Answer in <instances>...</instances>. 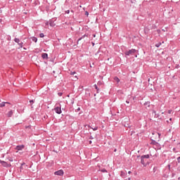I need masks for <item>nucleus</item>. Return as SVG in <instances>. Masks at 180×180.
Returning a JSON list of instances; mask_svg holds the SVG:
<instances>
[{"instance_id": "1", "label": "nucleus", "mask_w": 180, "mask_h": 180, "mask_svg": "<svg viewBox=\"0 0 180 180\" xmlns=\"http://www.w3.org/2000/svg\"><path fill=\"white\" fill-rule=\"evenodd\" d=\"M14 41L20 46V49H22L23 47V42L20 41V39L18 38H15Z\"/></svg>"}, {"instance_id": "7", "label": "nucleus", "mask_w": 180, "mask_h": 180, "mask_svg": "<svg viewBox=\"0 0 180 180\" xmlns=\"http://www.w3.org/2000/svg\"><path fill=\"white\" fill-rule=\"evenodd\" d=\"M23 148H25V146H23V145L18 146L15 148V149H17L18 151H21V150H23Z\"/></svg>"}, {"instance_id": "33", "label": "nucleus", "mask_w": 180, "mask_h": 180, "mask_svg": "<svg viewBox=\"0 0 180 180\" xmlns=\"http://www.w3.org/2000/svg\"><path fill=\"white\" fill-rule=\"evenodd\" d=\"M169 120H170V121L172 120V118H170Z\"/></svg>"}, {"instance_id": "3", "label": "nucleus", "mask_w": 180, "mask_h": 180, "mask_svg": "<svg viewBox=\"0 0 180 180\" xmlns=\"http://www.w3.org/2000/svg\"><path fill=\"white\" fill-rule=\"evenodd\" d=\"M0 164H1V165H3V167H11V163H8V162H6L5 161L0 160Z\"/></svg>"}, {"instance_id": "38", "label": "nucleus", "mask_w": 180, "mask_h": 180, "mask_svg": "<svg viewBox=\"0 0 180 180\" xmlns=\"http://www.w3.org/2000/svg\"><path fill=\"white\" fill-rule=\"evenodd\" d=\"M162 115H164V112H162Z\"/></svg>"}, {"instance_id": "6", "label": "nucleus", "mask_w": 180, "mask_h": 180, "mask_svg": "<svg viewBox=\"0 0 180 180\" xmlns=\"http://www.w3.org/2000/svg\"><path fill=\"white\" fill-rule=\"evenodd\" d=\"M55 112L56 113H58V115H60V113H61V108H60V107L55 108Z\"/></svg>"}, {"instance_id": "5", "label": "nucleus", "mask_w": 180, "mask_h": 180, "mask_svg": "<svg viewBox=\"0 0 180 180\" xmlns=\"http://www.w3.org/2000/svg\"><path fill=\"white\" fill-rule=\"evenodd\" d=\"M6 105H11V103L8 102H2L0 103V108H5Z\"/></svg>"}, {"instance_id": "11", "label": "nucleus", "mask_w": 180, "mask_h": 180, "mask_svg": "<svg viewBox=\"0 0 180 180\" xmlns=\"http://www.w3.org/2000/svg\"><path fill=\"white\" fill-rule=\"evenodd\" d=\"M50 26H51L52 27H54V26H56V22H54L53 21H51L49 22Z\"/></svg>"}, {"instance_id": "31", "label": "nucleus", "mask_w": 180, "mask_h": 180, "mask_svg": "<svg viewBox=\"0 0 180 180\" xmlns=\"http://www.w3.org/2000/svg\"><path fill=\"white\" fill-rule=\"evenodd\" d=\"M126 103H130V102H129V101H126Z\"/></svg>"}, {"instance_id": "23", "label": "nucleus", "mask_w": 180, "mask_h": 180, "mask_svg": "<svg viewBox=\"0 0 180 180\" xmlns=\"http://www.w3.org/2000/svg\"><path fill=\"white\" fill-rule=\"evenodd\" d=\"M8 160L9 161H11V162L13 161V159L12 158H10Z\"/></svg>"}, {"instance_id": "13", "label": "nucleus", "mask_w": 180, "mask_h": 180, "mask_svg": "<svg viewBox=\"0 0 180 180\" xmlns=\"http://www.w3.org/2000/svg\"><path fill=\"white\" fill-rule=\"evenodd\" d=\"M141 162L143 165H146V162L144 161V158H141Z\"/></svg>"}, {"instance_id": "30", "label": "nucleus", "mask_w": 180, "mask_h": 180, "mask_svg": "<svg viewBox=\"0 0 180 180\" xmlns=\"http://www.w3.org/2000/svg\"><path fill=\"white\" fill-rule=\"evenodd\" d=\"M93 37H96V35H95V34H93Z\"/></svg>"}, {"instance_id": "8", "label": "nucleus", "mask_w": 180, "mask_h": 180, "mask_svg": "<svg viewBox=\"0 0 180 180\" xmlns=\"http://www.w3.org/2000/svg\"><path fill=\"white\" fill-rule=\"evenodd\" d=\"M13 115V111L10 110L6 115L8 116V117H12V115Z\"/></svg>"}, {"instance_id": "2", "label": "nucleus", "mask_w": 180, "mask_h": 180, "mask_svg": "<svg viewBox=\"0 0 180 180\" xmlns=\"http://www.w3.org/2000/svg\"><path fill=\"white\" fill-rule=\"evenodd\" d=\"M134 53H136V49H131L125 52V56H130L131 54H134Z\"/></svg>"}, {"instance_id": "25", "label": "nucleus", "mask_w": 180, "mask_h": 180, "mask_svg": "<svg viewBox=\"0 0 180 180\" xmlns=\"http://www.w3.org/2000/svg\"><path fill=\"white\" fill-rule=\"evenodd\" d=\"M98 85H102V82H98Z\"/></svg>"}, {"instance_id": "28", "label": "nucleus", "mask_w": 180, "mask_h": 180, "mask_svg": "<svg viewBox=\"0 0 180 180\" xmlns=\"http://www.w3.org/2000/svg\"><path fill=\"white\" fill-rule=\"evenodd\" d=\"M77 110H81V108H77Z\"/></svg>"}, {"instance_id": "27", "label": "nucleus", "mask_w": 180, "mask_h": 180, "mask_svg": "<svg viewBox=\"0 0 180 180\" xmlns=\"http://www.w3.org/2000/svg\"><path fill=\"white\" fill-rule=\"evenodd\" d=\"M89 144H92V141H89Z\"/></svg>"}, {"instance_id": "15", "label": "nucleus", "mask_w": 180, "mask_h": 180, "mask_svg": "<svg viewBox=\"0 0 180 180\" xmlns=\"http://www.w3.org/2000/svg\"><path fill=\"white\" fill-rule=\"evenodd\" d=\"M39 37H41V38L44 37V34L41 33V34H39Z\"/></svg>"}, {"instance_id": "24", "label": "nucleus", "mask_w": 180, "mask_h": 180, "mask_svg": "<svg viewBox=\"0 0 180 180\" xmlns=\"http://www.w3.org/2000/svg\"><path fill=\"white\" fill-rule=\"evenodd\" d=\"M70 74H71V75H74V74H75V72H72Z\"/></svg>"}, {"instance_id": "12", "label": "nucleus", "mask_w": 180, "mask_h": 180, "mask_svg": "<svg viewBox=\"0 0 180 180\" xmlns=\"http://www.w3.org/2000/svg\"><path fill=\"white\" fill-rule=\"evenodd\" d=\"M32 41H34V43H37V38L33 37L32 38Z\"/></svg>"}, {"instance_id": "22", "label": "nucleus", "mask_w": 180, "mask_h": 180, "mask_svg": "<svg viewBox=\"0 0 180 180\" xmlns=\"http://www.w3.org/2000/svg\"><path fill=\"white\" fill-rule=\"evenodd\" d=\"M58 95L59 96H63V93H58Z\"/></svg>"}, {"instance_id": "29", "label": "nucleus", "mask_w": 180, "mask_h": 180, "mask_svg": "<svg viewBox=\"0 0 180 180\" xmlns=\"http://www.w3.org/2000/svg\"><path fill=\"white\" fill-rule=\"evenodd\" d=\"M128 174H131V171L128 172Z\"/></svg>"}, {"instance_id": "34", "label": "nucleus", "mask_w": 180, "mask_h": 180, "mask_svg": "<svg viewBox=\"0 0 180 180\" xmlns=\"http://www.w3.org/2000/svg\"><path fill=\"white\" fill-rule=\"evenodd\" d=\"M158 136H159V137H160V136H161V134H158Z\"/></svg>"}, {"instance_id": "17", "label": "nucleus", "mask_w": 180, "mask_h": 180, "mask_svg": "<svg viewBox=\"0 0 180 180\" xmlns=\"http://www.w3.org/2000/svg\"><path fill=\"white\" fill-rule=\"evenodd\" d=\"M167 113H169V115H171V113H172V110H169L167 111Z\"/></svg>"}, {"instance_id": "20", "label": "nucleus", "mask_w": 180, "mask_h": 180, "mask_svg": "<svg viewBox=\"0 0 180 180\" xmlns=\"http://www.w3.org/2000/svg\"><path fill=\"white\" fill-rule=\"evenodd\" d=\"M93 130H94V131H96V130H98L97 127H96L93 128Z\"/></svg>"}, {"instance_id": "36", "label": "nucleus", "mask_w": 180, "mask_h": 180, "mask_svg": "<svg viewBox=\"0 0 180 180\" xmlns=\"http://www.w3.org/2000/svg\"><path fill=\"white\" fill-rule=\"evenodd\" d=\"M31 103H33V101H30Z\"/></svg>"}, {"instance_id": "19", "label": "nucleus", "mask_w": 180, "mask_h": 180, "mask_svg": "<svg viewBox=\"0 0 180 180\" xmlns=\"http://www.w3.org/2000/svg\"><path fill=\"white\" fill-rule=\"evenodd\" d=\"M85 15L86 16H88V15H89V13H88V11H85Z\"/></svg>"}, {"instance_id": "35", "label": "nucleus", "mask_w": 180, "mask_h": 180, "mask_svg": "<svg viewBox=\"0 0 180 180\" xmlns=\"http://www.w3.org/2000/svg\"><path fill=\"white\" fill-rule=\"evenodd\" d=\"M46 25H49V22H46Z\"/></svg>"}, {"instance_id": "18", "label": "nucleus", "mask_w": 180, "mask_h": 180, "mask_svg": "<svg viewBox=\"0 0 180 180\" xmlns=\"http://www.w3.org/2000/svg\"><path fill=\"white\" fill-rule=\"evenodd\" d=\"M101 171V172H108V171L105 170V169H102Z\"/></svg>"}, {"instance_id": "37", "label": "nucleus", "mask_w": 180, "mask_h": 180, "mask_svg": "<svg viewBox=\"0 0 180 180\" xmlns=\"http://www.w3.org/2000/svg\"><path fill=\"white\" fill-rule=\"evenodd\" d=\"M153 113H155V110H153Z\"/></svg>"}, {"instance_id": "14", "label": "nucleus", "mask_w": 180, "mask_h": 180, "mask_svg": "<svg viewBox=\"0 0 180 180\" xmlns=\"http://www.w3.org/2000/svg\"><path fill=\"white\" fill-rule=\"evenodd\" d=\"M142 158H150V155H145L141 156Z\"/></svg>"}, {"instance_id": "4", "label": "nucleus", "mask_w": 180, "mask_h": 180, "mask_svg": "<svg viewBox=\"0 0 180 180\" xmlns=\"http://www.w3.org/2000/svg\"><path fill=\"white\" fill-rule=\"evenodd\" d=\"M54 174L61 176L64 175V171H63V169L58 170L57 172H55Z\"/></svg>"}, {"instance_id": "10", "label": "nucleus", "mask_w": 180, "mask_h": 180, "mask_svg": "<svg viewBox=\"0 0 180 180\" xmlns=\"http://www.w3.org/2000/svg\"><path fill=\"white\" fill-rule=\"evenodd\" d=\"M41 57L42 58L46 59L48 58L49 55H47V53H42Z\"/></svg>"}, {"instance_id": "26", "label": "nucleus", "mask_w": 180, "mask_h": 180, "mask_svg": "<svg viewBox=\"0 0 180 180\" xmlns=\"http://www.w3.org/2000/svg\"><path fill=\"white\" fill-rule=\"evenodd\" d=\"M66 13H70L69 10H68V11H66Z\"/></svg>"}, {"instance_id": "9", "label": "nucleus", "mask_w": 180, "mask_h": 180, "mask_svg": "<svg viewBox=\"0 0 180 180\" xmlns=\"http://www.w3.org/2000/svg\"><path fill=\"white\" fill-rule=\"evenodd\" d=\"M114 80L117 84H119L120 82V79H119V77H114Z\"/></svg>"}, {"instance_id": "21", "label": "nucleus", "mask_w": 180, "mask_h": 180, "mask_svg": "<svg viewBox=\"0 0 180 180\" xmlns=\"http://www.w3.org/2000/svg\"><path fill=\"white\" fill-rule=\"evenodd\" d=\"M94 87L96 89H97V91H98V86H96V84L94 85Z\"/></svg>"}, {"instance_id": "16", "label": "nucleus", "mask_w": 180, "mask_h": 180, "mask_svg": "<svg viewBox=\"0 0 180 180\" xmlns=\"http://www.w3.org/2000/svg\"><path fill=\"white\" fill-rule=\"evenodd\" d=\"M160 46H161V43H158V44H155V46H156V47H160Z\"/></svg>"}, {"instance_id": "32", "label": "nucleus", "mask_w": 180, "mask_h": 180, "mask_svg": "<svg viewBox=\"0 0 180 180\" xmlns=\"http://www.w3.org/2000/svg\"><path fill=\"white\" fill-rule=\"evenodd\" d=\"M23 49H24V50H27V49H26V48H23Z\"/></svg>"}]
</instances>
